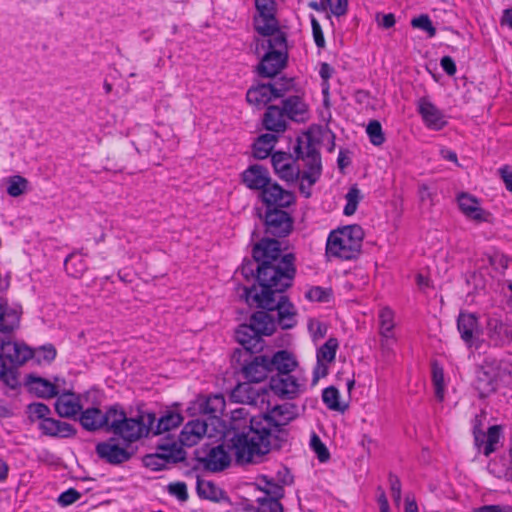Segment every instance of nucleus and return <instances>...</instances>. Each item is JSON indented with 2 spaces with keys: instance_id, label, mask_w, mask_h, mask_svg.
<instances>
[{
  "instance_id": "obj_61",
  "label": "nucleus",
  "mask_w": 512,
  "mask_h": 512,
  "mask_svg": "<svg viewBox=\"0 0 512 512\" xmlns=\"http://www.w3.org/2000/svg\"><path fill=\"white\" fill-rule=\"evenodd\" d=\"M327 9L337 17L345 15L348 7V0H325Z\"/></svg>"
},
{
  "instance_id": "obj_32",
  "label": "nucleus",
  "mask_w": 512,
  "mask_h": 512,
  "mask_svg": "<svg viewBox=\"0 0 512 512\" xmlns=\"http://www.w3.org/2000/svg\"><path fill=\"white\" fill-rule=\"evenodd\" d=\"M249 325L262 337L271 335L275 331V315L268 310H260L252 314Z\"/></svg>"
},
{
  "instance_id": "obj_54",
  "label": "nucleus",
  "mask_w": 512,
  "mask_h": 512,
  "mask_svg": "<svg viewBox=\"0 0 512 512\" xmlns=\"http://www.w3.org/2000/svg\"><path fill=\"white\" fill-rule=\"evenodd\" d=\"M411 25L413 28L425 31L430 38L436 35V28L433 26L431 19L426 14L413 18L411 20Z\"/></svg>"
},
{
  "instance_id": "obj_14",
  "label": "nucleus",
  "mask_w": 512,
  "mask_h": 512,
  "mask_svg": "<svg viewBox=\"0 0 512 512\" xmlns=\"http://www.w3.org/2000/svg\"><path fill=\"white\" fill-rule=\"evenodd\" d=\"M287 89L283 84L279 85L277 82L274 84H258L248 89L246 100L249 104L262 108L271 100L283 97Z\"/></svg>"
},
{
  "instance_id": "obj_15",
  "label": "nucleus",
  "mask_w": 512,
  "mask_h": 512,
  "mask_svg": "<svg viewBox=\"0 0 512 512\" xmlns=\"http://www.w3.org/2000/svg\"><path fill=\"white\" fill-rule=\"evenodd\" d=\"M236 364L240 366L244 378L249 382H261L270 373L267 355L243 356L241 363Z\"/></svg>"
},
{
  "instance_id": "obj_44",
  "label": "nucleus",
  "mask_w": 512,
  "mask_h": 512,
  "mask_svg": "<svg viewBox=\"0 0 512 512\" xmlns=\"http://www.w3.org/2000/svg\"><path fill=\"white\" fill-rule=\"evenodd\" d=\"M340 394L336 387L329 386L322 392V400L328 409L343 412L346 405H342L339 401Z\"/></svg>"
},
{
  "instance_id": "obj_2",
  "label": "nucleus",
  "mask_w": 512,
  "mask_h": 512,
  "mask_svg": "<svg viewBox=\"0 0 512 512\" xmlns=\"http://www.w3.org/2000/svg\"><path fill=\"white\" fill-rule=\"evenodd\" d=\"M21 311L9 307L0 298V385L7 396H16L21 383L18 367L31 358L32 349L17 342L14 331L19 327Z\"/></svg>"
},
{
  "instance_id": "obj_36",
  "label": "nucleus",
  "mask_w": 512,
  "mask_h": 512,
  "mask_svg": "<svg viewBox=\"0 0 512 512\" xmlns=\"http://www.w3.org/2000/svg\"><path fill=\"white\" fill-rule=\"evenodd\" d=\"M80 424L87 431H97L105 426L104 412L97 407H90L81 411Z\"/></svg>"
},
{
  "instance_id": "obj_47",
  "label": "nucleus",
  "mask_w": 512,
  "mask_h": 512,
  "mask_svg": "<svg viewBox=\"0 0 512 512\" xmlns=\"http://www.w3.org/2000/svg\"><path fill=\"white\" fill-rule=\"evenodd\" d=\"M362 198L363 196L358 186L356 184L352 185L345 195L346 205L344 207L343 213L346 216L353 215L356 212L358 204Z\"/></svg>"
},
{
  "instance_id": "obj_3",
  "label": "nucleus",
  "mask_w": 512,
  "mask_h": 512,
  "mask_svg": "<svg viewBox=\"0 0 512 512\" xmlns=\"http://www.w3.org/2000/svg\"><path fill=\"white\" fill-rule=\"evenodd\" d=\"M255 416H250L246 408L231 411L229 433L230 447L234 451L237 464L259 463L269 452L268 440H262L263 434L256 432Z\"/></svg>"
},
{
  "instance_id": "obj_6",
  "label": "nucleus",
  "mask_w": 512,
  "mask_h": 512,
  "mask_svg": "<svg viewBox=\"0 0 512 512\" xmlns=\"http://www.w3.org/2000/svg\"><path fill=\"white\" fill-rule=\"evenodd\" d=\"M295 160H302L306 168L302 173L303 179H308V187L313 186L322 174L321 155L310 136L305 140L298 137L293 147Z\"/></svg>"
},
{
  "instance_id": "obj_40",
  "label": "nucleus",
  "mask_w": 512,
  "mask_h": 512,
  "mask_svg": "<svg viewBox=\"0 0 512 512\" xmlns=\"http://www.w3.org/2000/svg\"><path fill=\"white\" fill-rule=\"evenodd\" d=\"M278 137L272 133L260 135L253 144V155L257 159H265L270 154L277 142Z\"/></svg>"
},
{
  "instance_id": "obj_49",
  "label": "nucleus",
  "mask_w": 512,
  "mask_h": 512,
  "mask_svg": "<svg viewBox=\"0 0 512 512\" xmlns=\"http://www.w3.org/2000/svg\"><path fill=\"white\" fill-rule=\"evenodd\" d=\"M366 132L374 146H380L385 142V135L379 121L371 120L367 125Z\"/></svg>"
},
{
  "instance_id": "obj_52",
  "label": "nucleus",
  "mask_w": 512,
  "mask_h": 512,
  "mask_svg": "<svg viewBox=\"0 0 512 512\" xmlns=\"http://www.w3.org/2000/svg\"><path fill=\"white\" fill-rule=\"evenodd\" d=\"M27 412L29 419L34 422L36 420L44 421V419L49 417L51 410L46 404L38 402L29 404Z\"/></svg>"
},
{
  "instance_id": "obj_12",
  "label": "nucleus",
  "mask_w": 512,
  "mask_h": 512,
  "mask_svg": "<svg viewBox=\"0 0 512 512\" xmlns=\"http://www.w3.org/2000/svg\"><path fill=\"white\" fill-rule=\"evenodd\" d=\"M259 198L265 205L266 210L287 209L296 202L295 194L284 189L275 181H272L266 189H263Z\"/></svg>"
},
{
  "instance_id": "obj_64",
  "label": "nucleus",
  "mask_w": 512,
  "mask_h": 512,
  "mask_svg": "<svg viewBox=\"0 0 512 512\" xmlns=\"http://www.w3.org/2000/svg\"><path fill=\"white\" fill-rule=\"evenodd\" d=\"M390 490L392 494V498L396 503H399L401 500V482L398 476L393 473H389L388 476Z\"/></svg>"
},
{
  "instance_id": "obj_9",
  "label": "nucleus",
  "mask_w": 512,
  "mask_h": 512,
  "mask_svg": "<svg viewBox=\"0 0 512 512\" xmlns=\"http://www.w3.org/2000/svg\"><path fill=\"white\" fill-rule=\"evenodd\" d=\"M235 337L237 342L242 346V349H236L233 352V363H241L243 356L251 357V354L259 353L264 348L262 337L249 324L240 325L235 332Z\"/></svg>"
},
{
  "instance_id": "obj_16",
  "label": "nucleus",
  "mask_w": 512,
  "mask_h": 512,
  "mask_svg": "<svg viewBox=\"0 0 512 512\" xmlns=\"http://www.w3.org/2000/svg\"><path fill=\"white\" fill-rule=\"evenodd\" d=\"M294 154L275 152L271 155V163L278 177L287 183H295L300 178V168L294 164Z\"/></svg>"
},
{
  "instance_id": "obj_50",
  "label": "nucleus",
  "mask_w": 512,
  "mask_h": 512,
  "mask_svg": "<svg viewBox=\"0 0 512 512\" xmlns=\"http://www.w3.org/2000/svg\"><path fill=\"white\" fill-rule=\"evenodd\" d=\"M432 381L435 387V394L439 400L444 396V372L443 368L434 362L432 364Z\"/></svg>"
},
{
  "instance_id": "obj_38",
  "label": "nucleus",
  "mask_w": 512,
  "mask_h": 512,
  "mask_svg": "<svg viewBox=\"0 0 512 512\" xmlns=\"http://www.w3.org/2000/svg\"><path fill=\"white\" fill-rule=\"evenodd\" d=\"M284 496V488L272 490V496H259L256 499L257 512H283L280 499Z\"/></svg>"
},
{
  "instance_id": "obj_30",
  "label": "nucleus",
  "mask_w": 512,
  "mask_h": 512,
  "mask_svg": "<svg viewBox=\"0 0 512 512\" xmlns=\"http://www.w3.org/2000/svg\"><path fill=\"white\" fill-rule=\"evenodd\" d=\"M288 121L279 106L270 105L262 118L263 127L273 133H283L287 129Z\"/></svg>"
},
{
  "instance_id": "obj_62",
  "label": "nucleus",
  "mask_w": 512,
  "mask_h": 512,
  "mask_svg": "<svg viewBox=\"0 0 512 512\" xmlns=\"http://www.w3.org/2000/svg\"><path fill=\"white\" fill-rule=\"evenodd\" d=\"M311 26L314 42L318 48H324L326 45L324 34L318 20L312 15Z\"/></svg>"
},
{
  "instance_id": "obj_31",
  "label": "nucleus",
  "mask_w": 512,
  "mask_h": 512,
  "mask_svg": "<svg viewBox=\"0 0 512 512\" xmlns=\"http://www.w3.org/2000/svg\"><path fill=\"white\" fill-rule=\"evenodd\" d=\"M270 373L276 372L275 375H286L291 373L297 366V361L291 353L286 350H280L268 356Z\"/></svg>"
},
{
  "instance_id": "obj_1",
  "label": "nucleus",
  "mask_w": 512,
  "mask_h": 512,
  "mask_svg": "<svg viewBox=\"0 0 512 512\" xmlns=\"http://www.w3.org/2000/svg\"><path fill=\"white\" fill-rule=\"evenodd\" d=\"M276 242L259 245L254 256L261 261L258 267V286L245 288L246 301L275 315V321L282 329H291L297 324L294 305L283 293L292 285L296 269L295 257L288 253L277 258L279 249Z\"/></svg>"
},
{
  "instance_id": "obj_20",
  "label": "nucleus",
  "mask_w": 512,
  "mask_h": 512,
  "mask_svg": "<svg viewBox=\"0 0 512 512\" xmlns=\"http://www.w3.org/2000/svg\"><path fill=\"white\" fill-rule=\"evenodd\" d=\"M418 112L425 125L433 130H441L447 125L444 113L438 109L428 98L422 97L417 102Z\"/></svg>"
},
{
  "instance_id": "obj_46",
  "label": "nucleus",
  "mask_w": 512,
  "mask_h": 512,
  "mask_svg": "<svg viewBox=\"0 0 512 512\" xmlns=\"http://www.w3.org/2000/svg\"><path fill=\"white\" fill-rule=\"evenodd\" d=\"M57 355L56 348L52 344H45L32 349V355L30 359H35L38 364L51 363Z\"/></svg>"
},
{
  "instance_id": "obj_41",
  "label": "nucleus",
  "mask_w": 512,
  "mask_h": 512,
  "mask_svg": "<svg viewBox=\"0 0 512 512\" xmlns=\"http://www.w3.org/2000/svg\"><path fill=\"white\" fill-rule=\"evenodd\" d=\"M82 250L70 253L65 261L64 267L68 275L74 278H80L87 270V264L82 257Z\"/></svg>"
},
{
  "instance_id": "obj_53",
  "label": "nucleus",
  "mask_w": 512,
  "mask_h": 512,
  "mask_svg": "<svg viewBox=\"0 0 512 512\" xmlns=\"http://www.w3.org/2000/svg\"><path fill=\"white\" fill-rule=\"evenodd\" d=\"M28 181L22 176H13L8 181L7 193L12 197L22 195L27 188Z\"/></svg>"
},
{
  "instance_id": "obj_23",
  "label": "nucleus",
  "mask_w": 512,
  "mask_h": 512,
  "mask_svg": "<svg viewBox=\"0 0 512 512\" xmlns=\"http://www.w3.org/2000/svg\"><path fill=\"white\" fill-rule=\"evenodd\" d=\"M208 425L206 421L201 419H193L189 422H187L179 437V443L178 445L180 447L187 446L192 447L199 443V441L206 435L207 433Z\"/></svg>"
},
{
  "instance_id": "obj_24",
  "label": "nucleus",
  "mask_w": 512,
  "mask_h": 512,
  "mask_svg": "<svg viewBox=\"0 0 512 512\" xmlns=\"http://www.w3.org/2000/svg\"><path fill=\"white\" fill-rule=\"evenodd\" d=\"M200 462L206 470L219 472L230 465L231 457L223 445H217L210 448L206 455L200 458Z\"/></svg>"
},
{
  "instance_id": "obj_45",
  "label": "nucleus",
  "mask_w": 512,
  "mask_h": 512,
  "mask_svg": "<svg viewBox=\"0 0 512 512\" xmlns=\"http://www.w3.org/2000/svg\"><path fill=\"white\" fill-rule=\"evenodd\" d=\"M338 346L339 344L336 338H329L321 347L318 348L316 354L317 360L328 363L333 362L335 360Z\"/></svg>"
},
{
  "instance_id": "obj_39",
  "label": "nucleus",
  "mask_w": 512,
  "mask_h": 512,
  "mask_svg": "<svg viewBox=\"0 0 512 512\" xmlns=\"http://www.w3.org/2000/svg\"><path fill=\"white\" fill-rule=\"evenodd\" d=\"M196 490L198 496L202 499H207L213 502H220L221 500L226 499L224 491L211 481L198 478Z\"/></svg>"
},
{
  "instance_id": "obj_58",
  "label": "nucleus",
  "mask_w": 512,
  "mask_h": 512,
  "mask_svg": "<svg viewBox=\"0 0 512 512\" xmlns=\"http://www.w3.org/2000/svg\"><path fill=\"white\" fill-rule=\"evenodd\" d=\"M167 491L170 495L175 496L179 501L185 502L188 500L187 485L184 482H173L167 486Z\"/></svg>"
},
{
  "instance_id": "obj_18",
  "label": "nucleus",
  "mask_w": 512,
  "mask_h": 512,
  "mask_svg": "<svg viewBox=\"0 0 512 512\" xmlns=\"http://www.w3.org/2000/svg\"><path fill=\"white\" fill-rule=\"evenodd\" d=\"M457 329L468 347H472L482 334L478 317L473 313L461 312L457 319Z\"/></svg>"
},
{
  "instance_id": "obj_34",
  "label": "nucleus",
  "mask_w": 512,
  "mask_h": 512,
  "mask_svg": "<svg viewBox=\"0 0 512 512\" xmlns=\"http://www.w3.org/2000/svg\"><path fill=\"white\" fill-rule=\"evenodd\" d=\"M197 409L202 415L218 418L225 409V398L221 394L200 398L197 401Z\"/></svg>"
},
{
  "instance_id": "obj_43",
  "label": "nucleus",
  "mask_w": 512,
  "mask_h": 512,
  "mask_svg": "<svg viewBox=\"0 0 512 512\" xmlns=\"http://www.w3.org/2000/svg\"><path fill=\"white\" fill-rule=\"evenodd\" d=\"M104 418V428L114 434L126 418V414L122 409L117 408V406H112L106 412H104Z\"/></svg>"
},
{
  "instance_id": "obj_59",
  "label": "nucleus",
  "mask_w": 512,
  "mask_h": 512,
  "mask_svg": "<svg viewBox=\"0 0 512 512\" xmlns=\"http://www.w3.org/2000/svg\"><path fill=\"white\" fill-rule=\"evenodd\" d=\"M306 298L310 301L328 302L330 291L319 286L312 287L306 292Z\"/></svg>"
},
{
  "instance_id": "obj_13",
  "label": "nucleus",
  "mask_w": 512,
  "mask_h": 512,
  "mask_svg": "<svg viewBox=\"0 0 512 512\" xmlns=\"http://www.w3.org/2000/svg\"><path fill=\"white\" fill-rule=\"evenodd\" d=\"M264 224L266 234L285 237L292 231L293 218L286 209H270L265 212Z\"/></svg>"
},
{
  "instance_id": "obj_26",
  "label": "nucleus",
  "mask_w": 512,
  "mask_h": 512,
  "mask_svg": "<svg viewBox=\"0 0 512 512\" xmlns=\"http://www.w3.org/2000/svg\"><path fill=\"white\" fill-rule=\"evenodd\" d=\"M146 432L147 428L141 417H126L114 434L120 436L126 444L130 445L140 439Z\"/></svg>"
},
{
  "instance_id": "obj_33",
  "label": "nucleus",
  "mask_w": 512,
  "mask_h": 512,
  "mask_svg": "<svg viewBox=\"0 0 512 512\" xmlns=\"http://www.w3.org/2000/svg\"><path fill=\"white\" fill-rule=\"evenodd\" d=\"M39 429L44 435L52 437H70L76 433L71 424L50 417L41 421Z\"/></svg>"
},
{
  "instance_id": "obj_21",
  "label": "nucleus",
  "mask_w": 512,
  "mask_h": 512,
  "mask_svg": "<svg viewBox=\"0 0 512 512\" xmlns=\"http://www.w3.org/2000/svg\"><path fill=\"white\" fill-rule=\"evenodd\" d=\"M287 53L281 50H269L257 66L259 76L272 78L276 76L286 65Z\"/></svg>"
},
{
  "instance_id": "obj_35",
  "label": "nucleus",
  "mask_w": 512,
  "mask_h": 512,
  "mask_svg": "<svg viewBox=\"0 0 512 512\" xmlns=\"http://www.w3.org/2000/svg\"><path fill=\"white\" fill-rule=\"evenodd\" d=\"M280 108L287 120H303V115L307 112V105L296 95L284 99Z\"/></svg>"
},
{
  "instance_id": "obj_29",
  "label": "nucleus",
  "mask_w": 512,
  "mask_h": 512,
  "mask_svg": "<svg viewBox=\"0 0 512 512\" xmlns=\"http://www.w3.org/2000/svg\"><path fill=\"white\" fill-rule=\"evenodd\" d=\"M24 385L29 392L39 398L50 399L59 394L56 385L45 378L33 374L26 376Z\"/></svg>"
},
{
  "instance_id": "obj_48",
  "label": "nucleus",
  "mask_w": 512,
  "mask_h": 512,
  "mask_svg": "<svg viewBox=\"0 0 512 512\" xmlns=\"http://www.w3.org/2000/svg\"><path fill=\"white\" fill-rule=\"evenodd\" d=\"M379 334H394L393 329L395 326L394 323V313L388 307H383L379 311Z\"/></svg>"
},
{
  "instance_id": "obj_25",
  "label": "nucleus",
  "mask_w": 512,
  "mask_h": 512,
  "mask_svg": "<svg viewBox=\"0 0 512 512\" xmlns=\"http://www.w3.org/2000/svg\"><path fill=\"white\" fill-rule=\"evenodd\" d=\"M270 388L276 395L292 399L300 392L301 384L288 373L286 375H273L270 380Z\"/></svg>"
},
{
  "instance_id": "obj_11",
  "label": "nucleus",
  "mask_w": 512,
  "mask_h": 512,
  "mask_svg": "<svg viewBox=\"0 0 512 512\" xmlns=\"http://www.w3.org/2000/svg\"><path fill=\"white\" fill-rule=\"evenodd\" d=\"M95 451L100 459L111 465H120L127 462L135 453L131 445L125 443L124 446H120L118 440L113 437L99 442L95 447Z\"/></svg>"
},
{
  "instance_id": "obj_5",
  "label": "nucleus",
  "mask_w": 512,
  "mask_h": 512,
  "mask_svg": "<svg viewBox=\"0 0 512 512\" xmlns=\"http://www.w3.org/2000/svg\"><path fill=\"white\" fill-rule=\"evenodd\" d=\"M364 232L359 225H348L330 232L326 254L343 260L356 258L361 250Z\"/></svg>"
},
{
  "instance_id": "obj_17",
  "label": "nucleus",
  "mask_w": 512,
  "mask_h": 512,
  "mask_svg": "<svg viewBox=\"0 0 512 512\" xmlns=\"http://www.w3.org/2000/svg\"><path fill=\"white\" fill-rule=\"evenodd\" d=\"M488 343L494 347H503L512 342V326L501 319L490 317L486 324Z\"/></svg>"
},
{
  "instance_id": "obj_7",
  "label": "nucleus",
  "mask_w": 512,
  "mask_h": 512,
  "mask_svg": "<svg viewBox=\"0 0 512 512\" xmlns=\"http://www.w3.org/2000/svg\"><path fill=\"white\" fill-rule=\"evenodd\" d=\"M186 459V452L178 442L168 435L160 443L157 444V451L153 454H147L143 457L145 467L153 471H160L167 467L168 464H175Z\"/></svg>"
},
{
  "instance_id": "obj_4",
  "label": "nucleus",
  "mask_w": 512,
  "mask_h": 512,
  "mask_svg": "<svg viewBox=\"0 0 512 512\" xmlns=\"http://www.w3.org/2000/svg\"><path fill=\"white\" fill-rule=\"evenodd\" d=\"M296 406L290 403H284L273 407L266 413L256 415V432L264 434L262 440H268L270 443L269 452L280 450L287 441L288 431L285 426L296 417Z\"/></svg>"
},
{
  "instance_id": "obj_57",
  "label": "nucleus",
  "mask_w": 512,
  "mask_h": 512,
  "mask_svg": "<svg viewBox=\"0 0 512 512\" xmlns=\"http://www.w3.org/2000/svg\"><path fill=\"white\" fill-rule=\"evenodd\" d=\"M327 329V325L318 319H309L308 321V330L314 341L324 338Z\"/></svg>"
},
{
  "instance_id": "obj_55",
  "label": "nucleus",
  "mask_w": 512,
  "mask_h": 512,
  "mask_svg": "<svg viewBox=\"0 0 512 512\" xmlns=\"http://www.w3.org/2000/svg\"><path fill=\"white\" fill-rule=\"evenodd\" d=\"M310 447L317 455V458L320 462H326L330 458V453L325 446V444L321 441L320 437L313 433L310 439Z\"/></svg>"
},
{
  "instance_id": "obj_42",
  "label": "nucleus",
  "mask_w": 512,
  "mask_h": 512,
  "mask_svg": "<svg viewBox=\"0 0 512 512\" xmlns=\"http://www.w3.org/2000/svg\"><path fill=\"white\" fill-rule=\"evenodd\" d=\"M183 421L180 413L175 411H167L157 421L154 433L159 435L177 428Z\"/></svg>"
},
{
  "instance_id": "obj_22",
  "label": "nucleus",
  "mask_w": 512,
  "mask_h": 512,
  "mask_svg": "<svg viewBox=\"0 0 512 512\" xmlns=\"http://www.w3.org/2000/svg\"><path fill=\"white\" fill-rule=\"evenodd\" d=\"M242 182L251 190L263 192L273 181L268 169L262 165H250L241 174Z\"/></svg>"
},
{
  "instance_id": "obj_56",
  "label": "nucleus",
  "mask_w": 512,
  "mask_h": 512,
  "mask_svg": "<svg viewBox=\"0 0 512 512\" xmlns=\"http://www.w3.org/2000/svg\"><path fill=\"white\" fill-rule=\"evenodd\" d=\"M272 37L266 41L269 50H281L286 53V35L280 29L275 34L270 35Z\"/></svg>"
},
{
  "instance_id": "obj_28",
  "label": "nucleus",
  "mask_w": 512,
  "mask_h": 512,
  "mask_svg": "<svg viewBox=\"0 0 512 512\" xmlns=\"http://www.w3.org/2000/svg\"><path fill=\"white\" fill-rule=\"evenodd\" d=\"M458 205L461 212L468 218L477 222H486L490 213L480 207L478 200L467 194L461 193L458 198Z\"/></svg>"
},
{
  "instance_id": "obj_27",
  "label": "nucleus",
  "mask_w": 512,
  "mask_h": 512,
  "mask_svg": "<svg viewBox=\"0 0 512 512\" xmlns=\"http://www.w3.org/2000/svg\"><path fill=\"white\" fill-rule=\"evenodd\" d=\"M57 396L55 410L60 417L75 418L82 411L78 395L72 392H64Z\"/></svg>"
},
{
  "instance_id": "obj_60",
  "label": "nucleus",
  "mask_w": 512,
  "mask_h": 512,
  "mask_svg": "<svg viewBox=\"0 0 512 512\" xmlns=\"http://www.w3.org/2000/svg\"><path fill=\"white\" fill-rule=\"evenodd\" d=\"M380 348L383 356L389 358L393 354V348L396 344L394 334H380Z\"/></svg>"
},
{
  "instance_id": "obj_19",
  "label": "nucleus",
  "mask_w": 512,
  "mask_h": 512,
  "mask_svg": "<svg viewBox=\"0 0 512 512\" xmlns=\"http://www.w3.org/2000/svg\"><path fill=\"white\" fill-rule=\"evenodd\" d=\"M267 392L256 389L250 383L238 384L230 394V399L235 403L248 404L251 406L262 405L266 402Z\"/></svg>"
},
{
  "instance_id": "obj_8",
  "label": "nucleus",
  "mask_w": 512,
  "mask_h": 512,
  "mask_svg": "<svg viewBox=\"0 0 512 512\" xmlns=\"http://www.w3.org/2000/svg\"><path fill=\"white\" fill-rule=\"evenodd\" d=\"M255 8L257 12L253 19L255 31L262 36L275 34L279 30L275 0H255Z\"/></svg>"
},
{
  "instance_id": "obj_51",
  "label": "nucleus",
  "mask_w": 512,
  "mask_h": 512,
  "mask_svg": "<svg viewBox=\"0 0 512 512\" xmlns=\"http://www.w3.org/2000/svg\"><path fill=\"white\" fill-rule=\"evenodd\" d=\"M500 430L501 427L499 425H493L489 427L486 434V442L483 449V453L485 456H489L496 450L495 445L499 442L500 439Z\"/></svg>"
},
{
  "instance_id": "obj_37",
  "label": "nucleus",
  "mask_w": 512,
  "mask_h": 512,
  "mask_svg": "<svg viewBox=\"0 0 512 512\" xmlns=\"http://www.w3.org/2000/svg\"><path fill=\"white\" fill-rule=\"evenodd\" d=\"M266 242H276L278 244L277 245V247L279 249V252L277 254L278 259H282L285 256V255L281 254V252H282L281 244L278 240L270 239V238L262 239L260 242L256 243L253 247V250H252L253 259L252 260H244V262L241 266V273L245 279L249 280L251 278H255L256 281L258 282V267H259L261 261L256 260V258L254 256L255 255L254 251L259 245H262L263 243H266Z\"/></svg>"
},
{
  "instance_id": "obj_10",
  "label": "nucleus",
  "mask_w": 512,
  "mask_h": 512,
  "mask_svg": "<svg viewBox=\"0 0 512 512\" xmlns=\"http://www.w3.org/2000/svg\"><path fill=\"white\" fill-rule=\"evenodd\" d=\"M496 360H485L476 372L475 388L480 397H487L495 392L498 384V377L504 373Z\"/></svg>"
},
{
  "instance_id": "obj_63",
  "label": "nucleus",
  "mask_w": 512,
  "mask_h": 512,
  "mask_svg": "<svg viewBox=\"0 0 512 512\" xmlns=\"http://www.w3.org/2000/svg\"><path fill=\"white\" fill-rule=\"evenodd\" d=\"M80 497L81 494L77 490L70 488L59 495L58 503L66 507L76 502Z\"/></svg>"
}]
</instances>
